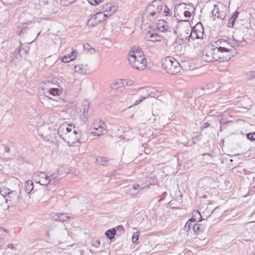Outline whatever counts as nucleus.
Returning <instances> with one entry per match:
<instances>
[{
  "instance_id": "nucleus-1",
  "label": "nucleus",
  "mask_w": 255,
  "mask_h": 255,
  "mask_svg": "<svg viewBox=\"0 0 255 255\" xmlns=\"http://www.w3.org/2000/svg\"><path fill=\"white\" fill-rule=\"evenodd\" d=\"M129 64L138 70H143L147 67V61L143 53L139 49L132 48L128 55Z\"/></svg>"
},
{
  "instance_id": "nucleus-2",
  "label": "nucleus",
  "mask_w": 255,
  "mask_h": 255,
  "mask_svg": "<svg viewBox=\"0 0 255 255\" xmlns=\"http://www.w3.org/2000/svg\"><path fill=\"white\" fill-rule=\"evenodd\" d=\"M175 22H177L176 29L173 30L174 33H179L180 40L183 43H187L189 41L190 38V29L189 27L188 20H180L178 21V19L174 17Z\"/></svg>"
},
{
  "instance_id": "nucleus-3",
  "label": "nucleus",
  "mask_w": 255,
  "mask_h": 255,
  "mask_svg": "<svg viewBox=\"0 0 255 255\" xmlns=\"http://www.w3.org/2000/svg\"><path fill=\"white\" fill-rule=\"evenodd\" d=\"M163 69L170 74H176L181 69V66L178 61L171 56L166 57L162 62Z\"/></svg>"
},
{
  "instance_id": "nucleus-4",
  "label": "nucleus",
  "mask_w": 255,
  "mask_h": 255,
  "mask_svg": "<svg viewBox=\"0 0 255 255\" xmlns=\"http://www.w3.org/2000/svg\"><path fill=\"white\" fill-rule=\"evenodd\" d=\"M212 48L215 61L222 62L229 60L232 57V54H228L221 49V47H214V45H212Z\"/></svg>"
},
{
  "instance_id": "nucleus-5",
  "label": "nucleus",
  "mask_w": 255,
  "mask_h": 255,
  "mask_svg": "<svg viewBox=\"0 0 255 255\" xmlns=\"http://www.w3.org/2000/svg\"><path fill=\"white\" fill-rule=\"evenodd\" d=\"M33 177L36 183L46 186L52 181L54 175L49 176L47 173L39 172L35 173Z\"/></svg>"
},
{
  "instance_id": "nucleus-6",
  "label": "nucleus",
  "mask_w": 255,
  "mask_h": 255,
  "mask_svg": "<svg viewBox=\"0 0 255 255\" xmlns=\"http://www.w3.org/2000/svg\"><path fill=\"white\" fill-rule=\"evenodd\" d=\"M227 10L228 7L226 5L223 4H220L219 5L215 4L213 10L212 11V14L213 17L224 20L226 17Z\"/></svg>"
},
{
  "instance_id": "nucleus-7",
  "label": "nucleus",
  "mask_w": 255,
  "mask_h": 255,
  "mask_svg": "<svg viewBox=\"0 0 255 255\" xmlns=\"http://www.w3.org/2000/svg\"><path fill=\"white\" fill-rule=\"evenodd\" d=\"M158 16L159 14H157L156 12L150 11V10L148 11V9H146L143 15L142 23L148 25V27L150 28L151 23L154 22Z\"/></svg>"
},
{
  "instance_id": "nucleus-8",
  "label": "nucleus",
  "mask_w": 255,
  "mask_h": 255,
  "mask_svg": "<svg viewBox=\"0 0 255 255\" xmlns=\"http://www.w3.org/2000/svg\"><path fill=\"white\" fill-rule=\"evenodd\" d=\"M190 36L193 40L201 39L204 36V28L201 22L197 23L191 30Z\"/></svg>"
},
{
  "instance_id": "nucleus-9",
  "label": "nucleus",
  "mask_w": 255,
  "mask_h": 255,
  "mask_svg": "<svg viewBox=\"0 0 255 255\" xmlns=\"http://www.w3.org/2000/svg\"><path fill=\"white\" fill-rule=\"evenodd\" d=\"M106 15L102 11L97 12L96 14L92 15L87 21V25L93 27L99 24L106 19Z\"/></svg>"
},
{
  "instance_id": "nucleus-10",
  "label": "nucleus",
  "mask_w": 255,
  "mask_h": 255,
  "mask_svg": "<svg viewBox=\"0 0 255 255\" xmlns=\"http://www.w3.org/2000/svg\"><path fill=\"white\" fill-rule=\"evenodd\" d=\"M216 43H217V45L218 46V47H221V49L223 51H225L226 53L228 54H232V56H233L235 53V49L232 44H230L226 40H219Z\"/></svg>"
},
{
  "instance_id": "nucleus-11",
  "label": "nucleus",
  "mask_w": 255,
  "mask_h": 255,
  "mask_svg": "<svg viewBox=\"0 0 255 255\" xmlns=\"http://www.w3.org/2000/svg\"><path fill=\"white\" fill-rule=\"evenodd\" d=\"M79 135L80 133L74 129L72 132H70L66 135H64V140H66L69 146H73L74 144L79 142Z\"/></svg>"
},
{
  "instance_id": "nucleus-12",
  "label": "nucleus",
  "mask_w": 255,
  "mask_h": 255,
  "mask_svg": "<svg viewBox=\"0 0 255 255\" xmlns=\"http://www.w3.org/2000/svg\"><path fill=\"white\" fill-rule=\"evenodd\" d=\"M164 7L163 2L160 0H154L146 8L148 11L156 12L158 14L162 10Z\"/></svg>"
},
{
  "instance_id": "nucleus-13",
  "label": "nucleus",
  "mask_w": 255,
  "mask_h": 255,
  "mask_svg": "<svg viewBox=\"0 0 255 255\" xmlns=\"http://www.w3.org/2000/svg\"><path fill=\"white\" fill-rule=\"evenodd\" d=\"M106 128V126L105 123L100 120L99 121V124L94 123L93 125L94 131L92 132V133L96 136L104 134V131L105 130Z\"/></svg>"
},
{
  "instance_id": "nucleus-14",
  "label": "nucleus",
  "mask_w": 255,
  "mask_h": 255,
  "mask_svg": "<svg viewBox=\"0 0 255 255\" xmlns=\"http://www.w3.org/2000/svg\"><path fill=\"white\" fill-rule=\"evenodd\" d=\"M202 58L203 61L207 62L215 61L212 46L204 48L203 51Z\"/></svg>"
},
{
  "instance_id": "nucleus-15",
  "label": "nucleus",
  "mask_w": 255,
  "mask_h": 255,
  "mask_svg": "<svg viewBox=\"0 0 255 255\" xmlns=\"http://www.w3.org/2000/svg\"><path fill=\"white\" fill-rule=\"evenodd\" d=\"M102 9L105 12L104 14L106 15L107 18L108 16H111L116 12L118 9V7L111 3H107L102 5Z\"/></svg>"
},
{
  "instance_id": "nucleus-16",
  "label": "nucleus",
  "mask_w": 255,
  "mask_h": 255,
  "mask_svg": "<svg viewBox=\"0 0 255 255\" xmlns=\"http://www.w3.org/2000/svg\"><path fill=\"white\" fill-rule=\"evenodd\" d=\"M154 30L152 29V28H149V30L146 32V38L148 39L149 41L152 42H158L161 41V40L164 39V37L161 35L155 33L154 32H152Z\"/></svg>"
},
{
  "instance_id": "nucleus-17",
  "label": "nucleus",
  "mask_w": 255,
  "mask_h": 255,
  "mask_svg": "<svg viewBox=\"0 0 255 255\" xmlns=\"http://www.w3.org/2000/svg\"><path fill=\"white\" fill-rule=\"evenodd\" d=\"M146 98H148V97L140 96L137 93L129 94L128 96V100L131 101H134V103L132 105V106H130L129 108H131L132 106L138 105L144 99Z\"/></svg>"
},
{
  "instance_id": "nucleus-18",
  "label": "nucleus",
  "mask_w": 255,
  "mask_h": 255,
  "mask_svg": "<svg viewBox=\"0 0 255 255\" xmlns=\"http://www.w3.org/2000/svg\"><path fill=\"white\" fill-rule=\"evenodd\" d=\"M6 202L8 203L10 202L12 205L17 204L19 201V195L16 191H12L11 190L7 198L5 199Z\"/></svg>"
},
{
  "instance_id": "nucleus-19",
  "label": "nucleus",
  "mask_w": 255,
  "mask_h": 255,
  "mask_svg": "<svg viewBox=\"0 0 255 255\" xmlns=\"http://www.w3.org/2000/svg\"><path fill=\"white\" fill-rule=\"evenodd\" d=\"M75 72L80 74H87L90 72V68L87 64H79L75 66Z\"/></svg>"
},
{
  "instance_id": "nucleus-20",
  "label": "nucleus",
  "mask_w": 255,
  "mask_h": 255,
  "mask_svg": "<svg viewBox=\"0 0 255 255\" xmlns=\"http://www.w3.org/2000/svg\"><path fill=\"white\" fill-rule=\"evenodd\" d=\"M53 219L56 221L65 222L71 219V217L64 213H57L52 216Z\"/></svg>"
},
{
  "instance_id": "nucleus-21",
  "label": "nucleus",
  "mask_w": 255,
  "mask_h": 255,
  "mask_svg": "<svg viewBox=\"0 0 255 255\" xmlns=\"http://www.w3.org/2000/svg\"><path fill=\"white\" fill-rule=\"evenodd\" d=\"M157 26L158 29L161 32H165L167 31L168 25L167 22L162 19H159L157 21Z\"/></svg>"
},
{
  "instance_id": "nucleus-22",
  "label": "nucleus",
  "mask_w": 255,
  "mask_h": 255,
  "mask_svg": "<svg viewBox=\"0 0 255 255\" xmlns=\"http://www.w3.org/2000/svg\"><path fill=\"white\" fill-rule=\"evenodd\" d=\"M20 51L21 47H19L18 49H16L15 51L13 53L11 57V60L13 62L17 63L21 60L22 56L20 54Z\"/></svg>"
},
{
  "instance_id": "nucleus-23",
  "label": "nucleus",
  "mask_w": 255,
  "mask_h": 255,
  "mask_svg": "<svg viewBox=\"0 0 255 255\" xmlns=\"http://www.w3.org/2000/svg\"><path fill=\"white\" fill-rule=\"evenodd\" d=\"M77 52L73 50L71 55H67L64 56L62 58V61L64 63L69 62L76 58Z\"/></svg>"
},
{
  "instance_id": "nucleus-24",
  "label": "nucleus",
  "mask_w": 255,
  "mask_h": 255,
  "mask_svg": "<svg viewBox=\"0 0 255 255\" xmlns=\"http://www.w3.org/2000/svg\"><path fill=\"white\" fill-rule=\"evenodd\" d=\"M202 220V216L200 213L198 211H194L192 213V217L189 221L192 222H200Z\"/></svg>"
},
{
  "instance_id": "nucleus-25",
  "label": "nucleus",
  "mask_w": 255,
  "mask_h": 255,
  "mask_svg": "<svg viewBox=\"0 0 255 255\" xmlns=\"http://www.w3.org/2000/svg\"><path fill=\"white\" fill-rule=\"evenodd\" d=\"M193 230L196 235L202 233L205 230V227L202 224H195L193 227Z\"/></svg>"
},
{
  "instance_id": "nucleus-26",
  "label": "nucleus",
  "mask_w": 255,
  "mask_h": 255,
  "mask_svg": "<svg viewBox=\"0 0 255 255\" xmlns=\"http://www.w3.org/2000/svg\"><path fill=\"white\" fill-rule=\"evenodd\" d=\"M72 131L73 130L72 128L68 127L65 125L61 126L58 130V132L59 133L61 132H63L65 134V135H66L67 134H68L70 132Z\"/></svg>"
},
{
  "instance_id": "nucleus-27",
  "label": "nucleus",
  "mask_w": 255,
  "mask_h": 255,
  "mask_svg": "<svg viewBox=\"0 0 255 255\" xmlns=\"http://www.w3.org/2000/svg\"><path fill=\"white\" fill-rule=\"evenodd\" d=\"M25 191L28 193H30L33 189V183L31 180H27L25 185Z\"/></svg>"
},
{
  "instance_id": "nucleus-28",
  "label": "nucleus",
  "mask_w": 255,
  "mask_h": 255,
  "mask_svg": "<svg viewBox=\"0 0 255 255\" xmlns=\"http://www.w3.org/2000/svg\"><path fill=\"white\" fill-rule=\"evenodd\" d=\"M61 91L57 88L51 87L49 88L48 93L53 96L59 95ZM47 93V92H46Z\"/></svg>"
},
{
  "instance_id": "nucleus-29",
  "label": "nucleus",
  "mask_w": 255,
  "mask_h": 255,
  "mask_svg": "<svg viewBox=\"0 0 255 255\" xmlns=\"http://www.w3.org/2000/svg\"><path fill=\"white\" fill-rule=\"evenodd\" d=\"M116 231L114 228L108 230L106 232V235L107 236V237L111 240L114 238L116 234Z\"/></svg>"
},
{
  "instance_id": "nucleus-30",
  "label": "nucleus",
  "mask_w": 255,
  "mask_h": 255,
  "mask_svg": "<svg viewBox=\"0 0 255 255\" xmlns=\"http://www.w3.org/2000/svg\"><path fill=\"white\" fill-rule=\"evenodd\" d=\"M97 163L100 165H104L107 162L108 160L104 156H98L96 159Z\"/></svg>"
},
{
  "instance_id": "nucleus-31",
  "label": "nucleus",
  "mask_w": 255,
  "mask_h": 255,
  "mask_svg": "<svg viewBox=\"0 0 255 255\" xmlns=\"http://www.w3.org/2000/svg\"><path fill=\"white\" fill-rule=\"evenodd\" d=\"M11 190L8 188L5 187H1L0 188V194L3 197H6L7 198Z\"/></svg>"
},
{
  "instance_id": "nucleus-32",
  "label": "nucleus",
  "mask_w": 255,
  "mask_h": 255,
  "mask_svg": "<svg viewBox=\"0 0 255 255\" xmlns=\"http://www.w3.org/2000/svg\"><path fill=\"white\" fill-rule=\"evenodd\" d=\"M246 77L248 80L255 79V71H249L246 73Z\"/></svg>"
},
{
  "instance_id": "nucleus-33",
  "label": "nucleus",
  "mask_w": 255,
  "mask_h": 255,
  "mask_svg": "<svg viewBox=\"0 0 255 255\" xmlns=\"http://www.w3.org/2000/svg\"><path fill=\"white\" fill-rule=\"evenodd\" d=\"M76 0H60V3L63 6H67L74 2Z\"/></svg>"
},
{
  "instance_id": "nucleus-34",
  "label": "nucleus",
  "mask_w": 255,
  "mask_h": 255,
  "mask_svg": "<svg viewBox=\"0 0 255 255\" xmlns=\"http://www.w3.org/2000/svg\"><path fill=\"white\" fill-rule=\"evenodd\" d=\"M125 82H126V80L123 79H121L119 81L117 82V84H115V88H119L121 86H125Z\"/></svg>"
},
{
  "instance_id": "nucleus-35",
  "label": "nucleus",
  "mask_w": 255,
  "mask_h": 255,
  "mask_svg": "<svg viewBox=\"0 0 255 255\" xmlns=\"http://www.w3.org/2000/svg\"><path fill=\"white\" fill-rule=\"evenodd\" d=\"M93 5H96L103 2L104 0H87Z\"/></svg>"
},
{
  "instance_id": "nucleus-36",
  "label": "nucleus",
  "mask_w": 255,
  "mask_h": 255,
  "mask_svg": "<svg viewBox=\"0 0 255 255\" xmlns=\"http://www.w3.org/2000/svg\"><path fill=\"white\" fill-rule=\"evenodd\" d=\"M139 235V232H136L133 234V235L132 237V242L133 243H135L138 240Z\"/></svg>"
},
{
  "instance_id": "nucleus-37",
  "label": "nucleus",
  "mask_w": 255,
  "mask_h": 255,
  "mask_svg": "<svg viewBox=\"0 0 255 255\" xmlns=\"http://www.w3.org/2000/svg\"><path fill=\"white\" fill-rule=\"evenodd\" d=\"M92 246L96 248H98L100 246V242L98 240H93L92 241Z\"/></svg>"
},
{
  "instance_id": "nucleus-38",
  "label": "nucleus",
  "mask_w": 255,
  "mask_h": 255,
  "mask_svg": "<svg viewBox=\"0 0 255 255\" xmlns=\"http://www.w3.org/2000/svg\"><path fill=\"white\" fill-rule=\"evenodd\" d=\"M235 19H236L235 18H234L233 17L231 16L230 17L229 21V23H228V26L229 27H233Z\"/></svg>"
},
{
  "instance_id": "nucleus-39",
  "label": "nucleus",
  "mask_w": 255,
  "mask_h": 255,
  "mask_svg": "<svg viewBox=\"0 0 255 255\" xmlns=\"http://www.w3.org/2000/svg\"><path fill=\"white\" fill-rule=\"evenodd\" d=\"M89 108L85 106L83 109V116H84V118H86V117L88 116V114Z\"/></svg>"
},
{
  "instance_id": "nucleus-40",
  "label": "nucleus",
  "mask_w": 255,
  "mask_h": 255,
  "mask_svg": "<svg viewBox=\"0 0 255 255\" xmlns=\"http://www.w3.org/2000/svg\"><path fill=\"white\" fill-rule=\"evenodd\" d=\"M247 138L251 140H255V132L249 133L247 134Z\"/></svg>"
},
{
  "instance_id": "nucleus-41",
  "label": "nucleus",
  "mask_w": 255,
  "mask_h": 255,
  "mask_svg": "<svg viewBox=\"0 0 255 255\" xmlns=\"http://www.w3.org/2000/svg\"><path fill=\"white\" fill-rule=\"evenodd\" d=\"M191 222H190L189 220L186 223L185 225L184 226V230L187 232L189 230H190V228L191 227Z\"/></svg>"
},
{
  "instance_id": "nucleus-42",
  "label": "nucleus",
  "mask_w": 255,
  "mask_h": 255,
  "mask_svg": "<svg viewBox=\"0 0 255 255\" xmlns=\"http://www.w3.org/2000/svg\"><path fill=\"white\" fill-rule=\"evenodd\" d=\"M164 6L165 7V8H164V15L165 16H167L168 15V14H169V9L167 7V6L165 5H164Z\"/></svg>"
},
{
  "instance_id": "nucleus-43",
  "label": "nucleus",
  "mask_w": 255,
  "mask_h": 255,
  "mask_svg": "<svg viewBox=\"0 0 255 255\" xmlns=\"http://www.w3.org/2000/svg\"><path fill=\"white\" fill-rule=\"evenodd\" d=\"M191 13L189 11L185 10L184 12V15L186 17H188L190 16Z\"/></svg>"
},
{
  "instance_id": "nucleus-44",
  "label": "nucleus",
  "mask_w": 255,
  "mask_h": 255,
  "mask_svg": "<svg viewBox=\"0 0 255 255\" xmlns=\"http://www.w3.org/2000/svg\"><path fill=\"white\" fill-rule=\"evenodd\" d=\"M55 82H57V81L56 80H52V81H47L48 86H49L50 87L52 85L55 84Z\"/></svg>"
},
{
  "instance_id": "nucleus-45",
  "label": "nucleus",
  "mask_w": 255,
  "mask_h": 255,
  "mask_svg": "<svg viewBox=\"0 0 255 255\" xmlns=\"http://www.w3.org/2000/svg\"><path fill=\"white\" fill-rule=\"evenodd\" d=\"M7 248H10V249H11L12 250H15V248L14 245L12 244H9L7 245Z\"/></svg>"
},
{
  "instance_id": "nucleus-46",
  "label": "nucleus",
  "mask_w": 255,
  "mask_h": 255,
  "mask_svg": "<svg viewBox=\"0 0 255 255\" xmlns=\"http://www.w3.org/2000/svg\"><path fill=\"white\" fill-rule=\"evenodd\" d=\"M155 94H154V93H150L149 94H148L147 96H145V97H155Z\"/></svg>"
},
{
  "instance_id": "nucleus-47",
  "label": "nucleus",
  "mask_w": 255,
  "mask_h": 255,
  "mask_svg": "<svg viewBox=\"0 0 255 255\" xmlns=\"http://www.w3.org/2000/svg\"><path fill=\"white\" fill-rule=\"evenodd\" d=\"M139 186H139V185L138 184H135L133 185V188L134 190L137 189L139 188Z\"/></svg>"
},
{
  "instance_id": "nucleus-48",
  "label": "nucleus",
  "mask_w": 255,
  "mask_h": 255,
  "mask_svg": "<svg viewBox=\"0 0 255 255\" xmlns=\"http://www.w3.org/2000/svg\"><path fill=\"white\" fill-rule=\"evenodd\" d=\"M117 230H122V231H124V227H123V226H118L117 227Z\"/></svg>"
},
{
  "instance_id": "nucleus-49",
  "label": "nucleus",
  "mask_w": 255,
  "mask_h": 255,
  "mask_svg": "<svg viewBox=\"0 0 255 255\" xmlns=\"http://www.w3.org/2000/svg\"><path fill=\"white\" fill-rule=\"evenodd\" d=\"M210 124L208 122H206L205 123L204 125H203V128H208L210 126Z\"/></svg>"
},
{
  "instance_id": "nucleus-50",
  "label": "nucleus",
  "mask_w": 255,
  "mask_h": 255,
  "mask_svg": "<svg viewBox=\"0 0 255 255\" xmlns=\"http://www.w3.org/2000/svg\"><path fill=\"white\" fill-rule=\"evenodd\" d=\"M239 13L236 11L232 17L235 18V19L238 16Z\"/></svg>"
},
{
  "instance_id": "nucleus-51",
  "label": "nucleus",
  "mask_w": 255,
  "mask_h": 255,
  "mask_svg": "<svg viewBox=\"0 0 255 255\" xmlns=\"http://www.w3.org/2000/svg\"><path fill=\"white\" fill-rule=\"evenodd\" d=\"M236 40L239 42H242L243 40H245L244 37H243L242 39H236Z\"/></svg>"
},
{
  "instance_id": "nucleus-52",
  "label": "nucleus",
  "mask_w": 255,
  "mask_h": 255,
  "mask_svg": "<svg viewBox=\"0 0 255 255\" xmlns=\"http://www.w3.org/2000/svg\"><path fill=\"white\" fill-rule=\"evenodd\" d=\"M9 150H10V148L8 147H7L6 148L5 151H7V152H9Z\"/></svg>"
},
{
  "instance_id": "nucleus-53",
  "label": "nucleus",
  "mask_w": 255,
  "mask_h": 255,
  "mask_svg": "<svg viewBox=\"0 0 255 255\" xmlns=\"http://www.w3.org/2000/svg\"><path fill=\"white\" fill-rule=\"evenodd\" d=\"M235 37H237V34L236 33L234 36Z\"/></svg>"
},
{
  "instance_id": "nucleus-54",
  "label": "nucleus",
  "mask_w": 255,
  "mask_h": 255,
  "mask_svg": "<svg viewBox=\"0 0 255 255\" xmlns=\"http://www.w3.org/2000/svg\"><path fill=\"white\" fill-rule=\"evenodd\" d=\"M159 97H158L157 98V99H158V100H159V101H161V99H158V98H159Z\"/></svg>"
},
{
  "instance_id": "nucleus-55",
  "label": "nucleus",
  "mask_w": 255,
  "mask_h": 255,
  "mask_svg": "<svg viewBox=\"0 0 255 255\" xmlns=\"http://www.w3.org/2000/svg\"><path fill=\"white\" fill-rule=\"evenodd\" d=\"M97 131H98H98H100V129H98L97 130Z\"/></svg>"
},
{
  "instance_id": "nucleus-56",
  "label": "nucleus",
  "mask_w": 255,
  "mask_h": 255,
  "mask_svg": "<svg viewBox=\"0 0 255 255\" xmlns=\"http://www.w3.org/2000/svg\"><path fill=\"white\" fill-rule=\"evenodd\" d=\"M86 46H87V47L89 46L90 45L89 44H87Z\"/></svg>"
}]
</instances>
